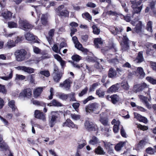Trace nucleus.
<instances>
[{
  "label": "nucleus",
  "instance_id": "nucleus-1",
  "mask_svg": "<svg viewBox=\"0 0 156 156\" xmlns=\"http://www.w3.org/2000/svg\"><path fill=\"white\" fill-rule=\"evenodd\" d=\"M16 60L18 62H22L30 58L31 54L27 53L24 49H21L17 50L15 52Z\"/></svg>",
  "mask_w": 156,
  "mask_h": 156
},
{
  "label": "nucleus",
  "instance_id": "nucleus-2",
  "mask_svg": "<svg viewBox=\"0 0 156 156\" xmlns=\"http://www.w3.org/2000/svg\"><path fill=\"white\" fill-rule=\"evenodd\" d=\"M18 23L20 27L25 31L31 30L33 27V26L29 23L27 21L21 19L20 18L18 21Z\"/></svg>",
  "mask_w": 156,
  "mask_h": 156
},
{
  "label": "nucleus",
  "instance_id": "nucleus-3",
  "mask_svg": "<svg viewBox=\"0 0 156 156\" xmlns=\"http://www.w3.org/2000/svg\"><path fill=\"white\" fill-rule=\"evenodd\" d=\"M131 2L132 4L131 7L133 9V12L135 13H139L142 8V6H140L141 1L140 0L138 1L134 0L131 1Z\"/></svg>",
  "mask_w": 156,
  "mask_h": 156
},
{
  "label": "nucleus",
  "instance_id": "nucleus-4",
  "mask_svg": "<svg viewBox=\"0 0 156 156\" xmlns=\"http://www.w3.org/2000/svg\"><path fill=\"white\" fill-rule=\"evenodd\" d=\"M64 8L63 5L59 6L57 9H55L57 15L67 17L69 16V12L67 10L63 9Z\"/></svg>",
  "mask_w": 156,
  "mask_h": 156
},
{
  "label": "nucleus",
  "instance_id": "nucleus-5",
  "mask_svg": "<svg viewBox=\"0 0 156 156\" xmlns=\"http://www.w3.org/2000/svg\"><path fill=\"white\" fill-rule=\"evenodd\" d=\"M149 85L145 83L136 84L133 86V91L135 93L143 90L144 89L148 88Z\"/></svg>",
  "mask_w": 156,
  "mask_h": 156
},
{
  "label": "nucleus",
  "instance_id": "nucleus-6",
  "mask_svg": "<svg viewBox=\"0 0 156 156\" xmlns=\"http://www.w3.org/2000/svg\"><path fill=\"white\" fill-rule=\"evenodd\" d=\"M129 39L126 36H123L122 40L120 42L121 48L123 51H127L129 49Z\"/></svg>",
  "mask_w": 156,
  "mask_h": 156
},
{
  "label": "nucleus",
  "instance_id": "nucleus-7",
  "mask_svg": "<svg viewBox=\"0 0 156 156\" xmlns=\"http://www.w3.org/2000/svg\"><path fill=\"white\" fill-rule=\"evenodd\" d=\"M100 106L97 103H94L89 104L86 107L87 112H92L98 110Z\"/></svg>",
  "mask_w": 156,
  "mask_h": 156
},
{
  "label": "nucleus",
  "instance_id": "nucleus-8",
  "mask_svg": "<svg viewBox=\"0 0 156 156\" xmlns=\"http://www.w3.org/2000/svg\"><path fill=\"white\" fill-rule=\"evenodd\" d=\"M72 40L75 44V47L79 50L84 52H87L88 50L87 49L84 48L82 45L78 41L77 37L74 36L72 37Z\"/></svg>",
  "mask_w": 156,
  "mask_h": 156
},
{
  "label": "nucleus",
  "instance_id": "nucleus-9",
  "mask_svg": "<svg viewBox=\"0 0 156 156\" xmlns=\"http://www.w3.org/2000/svg\"><path fill=\"white\" fill-rule=\"evenodd\" d=\"M84 126L86 129L90 130L97 131L98 129V127L96 125L88 121L85 122Z\"/></svg>",
  "mask_w": 156,
  "mask_h": 156
},
{
  "label": "nucleus",
  "instance_id": "nucleus-10",
  "mask_svg": "<svg viewBox=\"0 0 156 156\" xmlns=\"http://www.w3.org/2000/svg\"><path fill=\"white\" fill-rule=\"evenodd\" d=\"M72 81L70 79H67L65 80L63 83H60L59 87H64L66 90H68L70 88V84L72 83Z\"/></svg>",
  "mask_w": 156,
  "mask_h": 156
},
{
  "label": "nucleus",
  "instance_id": "nucleus-11",
  "mask_svg": "<svg viewBox=\"0 0 156 156\" xmlns=\"http://www.w3.org/2000/svg\"><path fill=\"white\" fill-rule=\"evenodd\" d=\"M132 23L133 26H134L136 24L135 27L133 29V32L134 33L136 32L138 33L141 31L142 23L141 21H138L136 22V23L132 22Z\"/></svg>",
  "mask_w": 156,
  "mask_h": 156
},
{
  "label": "nucleus",
  "instance_id": "nucleus-12",
  "mask_svg": "<svg viewBox=\"0 0 156 156\" xmlns=\"http://www.w3.org/2000/svg\"><path fill=\"white\" fill-rule=\"evenodd\" d=\"M32 91L30 89L27 88L23 90L20 93L19 96H23L28 98L30 97L32 95Z\"/></svg>",
  "mask_w": 156,
  "mask_h": 156
},
{
  "label": "nucleus",
  "instance_id": "nucleus-13",
  "mask_svg": "<svg viewBox=\"0 0 156 156\" xmlns=\"http://www.w3.org/2000/svg\"><path fill=\"white\" fill-rule=\"evenodd\" d=\"M63 126H66L72 128H78V126L75 125L70 119H67L66 121L63 123Z\"/></svg>",
  "mask_w": 156,
  "mask_h": 156
},
{
  "label": "nucleus",
  "instance_id": "nucleus-14",
  "mask_svg": "<svg viewBox=\"0 0 156 156\" xmlns=\"http://www.w3.org/2000/svg\"><path fill=\"white\" fill-rule=\"evenodd\" d=\"M34 115L36 118L41 119L43 121L45 120L46 119L45 115L43 112H41L40 111L36 110Z\"/></svg>",
  "mask_w": 156,
  "mask_h": 156
},
{
  "label": "nucleus",
  "instance_id": "nucleus-15",
  "mask_svg": "<svg viewBox=\"0 0 156 156\" xmlns=\"http://www.w3.org/2000/svg\"><path fill=\"white\" fill-rule=\"evenodd\" d=\"M134 118H136L139 121L145 123H146L147 122V118L144 117L143 116L140 114L134 112Z\"/></svg>",
  "mask_w": 156,
  "mask_h": 156
},
{
  "label": "nucleus",
  "instance_id": "nucleus-16",
  "mask_svg": "<svg viewBox=\"0 0 156 156\" xmlns=\"http://www.w3.org/2000/svg\"><path fill=\"white\" fill-rule=\"evenodd\" d=\"M120 123V122L119 121H116L115 119H113L112 122V125H114L113 127V130L115 133H117L118 132Z\"/></svg>",
  "mask_w": 156,
  "mask_h": 156
},
{
  "label": "nucleus",
  "instance_id": "nucleus-17",
  "mask_svg": "<svg viewBox=\"0 0 156 156\" xmlns=\"http://www.w3.org/2000/svg\"><path fill=\"white\" fill-rule=\"evenodd\" d=\"M109 29L112 33L114 35L119 34L122 30V29L121 28H119L118 29V28L113 26H110Z\"/></svg>",
  "mask_w": 156,
  "mask_h": 156
},
{
  "label": "nucleus",
  "instance_id": "nucleus-18",
  "mask_svg": "<svg viewBox=\"0 0 156 156\" xmlns=\"http://www.w3.org/2000/svg\"><path fill=\"white\" fill-rule=\"evenodd\" d=\"M43 88V87H39L35 89L33 92L34 97L37 98L41 95Z\"/></svg>",
  "mask_w": 156,
  "mask_h": 156
},
{
  "label": "nucleus",
  "instance_id": "nucleus-19",
  "mask_svg": "<svg viewBox=\"0 0 156 156\" xmlns=\"http://www.w3.org/2000/svg\"><path fill=\"white\" fill-rule=\"evenodd\" d=\"M119 84L117 83L112 85L108 90V92L109 93L115 92L118 91L119 87Z\"/></svg>",
  "mask_w": 156,
  "mask_h": 156
},
{
  "label": "nucleus",
  "instance_id": "nucleus-20",
  "mask_svg": "<svg viewBox=\"0 0 156 156\" xmlns=\"http://www.w3.org/2000/svg\"><path fill=\"white\" fill-rule=\"evenodd\" d=\"M55 29H52L49 30L48 32V37H47L48 41L50 44H51L52 42V37L54 35Z\"/></svg>",
  "mask_w": 156,
  "mask_h": 156
},
{
  "label": "nucleus",
  "instance_id": "nucleus-21",
  "mask_svg": "<svg viewBox=\"0 0 156 156\" xmlns=\"http://www.w3.org/2000/svg\"><path fill=\"white\" fill-rule=\"evenodd\" d=\"M108 76L111 78H115L116 77V71L113 68H111L108 72Z\"/></svg>",
  "mask_w": 156,
  "mask_h": 156
},
{
  "label": "nucleus",
  "instance_id": "nucleus-22",
  "mask_svg": "<svg viewBox=\"0 0 156 156\" xmlns=\"http://www.w3.org/2000/svg\"><path fill=\"white\" fill-rule=\"evenodd\" d=\"M67 94L62 93H58L56 94V96L59 98L63 100L66 101L68 98Z\"/></svg>",
  "mask_w": 156,
  "mask_h": 156
},
{
  "label": "nucleus",
  "instance_id": "nucleus-23",
  "mask_svg": "<svg viewBox=\"0 0 156 156\" xmlns=\"http://www.w3.org/2000/svg\"><path fill=\"white\" fill-rule=\"evenodd\" d=\"M16 46V43L13 41L9 40L8 41L7 43L5 44V47L8 49H10L11 48L15 47Z\"/></svg>",
  "mask_w": 156,
  "mask_h": 156
},
{
  "label": "nucleus",
  "instance_id": "nucleus-24",
  "mask_svg": "<svg viewBox=\"0 0 156 156\" xmlns=\"http://www.w3.org/2000/svg\"><path fill=\"white\" fill-rule=\"evenodd\" d=\"M8 105L9 107L11 108L12 112H15L16 110H17V108L15 105V101H14L12 100L9 101Z\"/></svg>",
  "mask_w": 156,
  "mask_h": 156
},
{
  "label": "nucleus",
  "instance_id": "nucleus-25",
  "mask_svg": "<svg viewBox=\"0 0 156 156\" xmlns=\"http://www.w3.org/2000/svg\"><path fill=\"white\" fill-rule=\"evenodd\" d=\"M144 60V58L143 56V52L142 51H140L138 53L135 61L136 62L140 63L143 61Z\"/></svg>",
  "mask_w": 156,
  "mask_h": 156
},
{
  "label": "nucleus",
  "instance_id": "nucleus-26",
  "mask_svg": "<svg viewBox=\"0 0 156 156\" xmlns=\"http://www.w3.org/2000/svg\"><path fill=\"white\" fill-rule=\"evenodd\" d=\"M94 152L97 154L102 155L105 154L103 149L99 146L95 149Z\"/></svg>",
  "mask_w": 156,
  "mask_h": 156
},
{
  "label": "nucleus",
  "instance_id": "nucleus-27",
  "mask_svg": "<svg viewBox=\"0 0 156 156\" xmlns=\"http://www.w3.org/2000/svg\"><path fill=\"white\" fill-rule=\"evenodd\" d=\"M94 43L95 47L97 48L99 47V45H102L103 44V41L101 38H97L94 40Z\"/></svg>",
  "mask_w": 156,
  "mask_h": 156
},
{
  "label": "nucleus",
  "instance_id": "nucleus-28",
  "mask_svg": "<svg viewBox=\"0 0 156 156\" xmlns=\"http://www.w3.org/2000/svg\"><path fill=\"white\" fill-rule=\"evenodd\" d=\"M119 98L116 94H114L111 96V101L113 104L116 103L119 100Z\"/></svg>",
  "mask_w": 156,
  "mask_h": 156
},
{
  "label": "nucleus",
  "instance_id": "nucleus-29",
  "mask_svg": "<svg viewBox=\"0 0 156 156\" xmlns=\"http://www.w3.org/2000/svg\"><path fill=\"white\" fill-rule=\"evenodd\" d=\"M25 36L26 39L28 41H32L35 39V36L30 33H27Z\"/></svg>",
  "mask_w": 156,
  "mask_h": 156
},
{
  "label": "nucleus",
  "instance_id": "nucleus-30",
  "mask_svg": "<svg viewBox=\"0 0 156 156\" xmlns=\"http://www.w3.org/2000/svg\"><path fill=\"white\" fill-rule=\"evenodd\" d=\"M103 114H100V121L101 122L104 126H107L108 125V121L107 119L104 117L103 115Z\"/></svg>",
  "mask_w": 156,
  "mask_h": 156
},
{
  "label": "nucleus",
  "instance_id": "nucleus-31",
  "mask_svg": "<svg viewBox=\"0 0 156 156\" xmlns=\"http://www.w3.org/2000/svg\"><path fill=\"white\" fill-rule=\"evenodd\" d=\"M99 142V140L97 137L93 136L89 142V144L93 145L96 144Z\"/></svg>",
  "mask_w": 156,
  "mask_h": 156
},
{
  "label": "nucleus",
  "instance_id": "nucleus-32",
  "mask_svg": "<svg viewBox=\"0 0 156 156\" xmlns=\"http://www.w3.org/2000/svg\"><path fill=\"white\" fill-rule=\"evenodd\" d=\"M2 15L5 19L10 18L12 16V13L9 11H5L4 13H2Z\"/></svg>",
  "mask_w": 156,
  "mask_h": 156
},
{
  "label": "nucleus",
  "instance_id": "nucleus-33",
  "mask_svg": "<svg viewBox=\"0 0 156 156\" xmlns=\"http://www.w3.org/2000/svg\"><path fill=\"white\" fill-rule=\"evenodd\" d=\"M2 140V137L0 136V150L1 151L4 150L8 149V146L5 143H1Z\"/></svg>",
  "mask_w": 156,
  "mask_h": 156
},
{
  "label": "nucleus",
  "instance_id": "nucleus-34",
  "mask_svg": "<svg viewBox=\"0 0 156 156\" xmlns=\"http://www.w3.org/2000/svg\"><path fill=\"white\" fill-rule=\"evenodd\" d=\"M31 102L33 103L34 105L41 106L44 107L46 106V104L43 102L39 101L37 100H31Z\"/></svg>",
  "mask_w": 156,
  "mask_h": 156
},
{
  "label": "nucleus",
  "instance_id": "nucleus-35",
  "mask_svg": "<svg viewBox=\"0 0 156 156\" xmlns=\"http://www.w3.org/2000/svg\"><path fill=\"white\" fill-rule=\"evenodd\" d=\"M125 144V142H121L118 143L115 147V148L117 151L120 150Z\"/></svg>",
  "mask_w": 156,
  "mask_h": 156
},
{
  "label": "nucleus",
  "instance_id": "nucleus-36",
  "mask_svg": "<svg viewBox=\"0 0 156 156\" xmlns=\"http://www.w3.org/2000/svg\"><path fill=\"white\" fill-rule=\"evenodd\" d=\"M54 74L53 79L54 81L56 82H58L61 79L62 76V74L58 73Z\"/></svg>",
  "mask_w": 156,
  "mask_h": 156
},
{
  "label": "nucleus",
  "instance_id": "nucleus-37",
  "mask_svg": "<svg viewBox=\"0 0 156 156\" xmlns=\"http://www.w3.org/2000/svg\"><path fill=\"white\" fill-rule=\"evenodd\" d=\"M13 76V71L11 70H10L9 74V76H1L0 77V78L2 80H8L11 79L12 77Z\"/></svg>",
  "mask_w": 156,
  "mask_h": 156
},
{
  "label": "nucleus",
  "instance_id": "nucleus-38",
  "mask_svg": "<svg viewBox=\"0 0 156 156\" xmlns=\"http://www.w3.org/2000/svg\"><path fill=\"white\" fill-rule=\"evenodd\" d=\"M38 74L40 76V75H43L46 77H48L50 75L49 71L47 70H42L40 71Z\"/></svg>",
  "mask_w": 156,
  "mask_h": 156
},
{
  "label": "nucleus",
  "instance_id": "nucleus-39",
  "mask_svg": "<svg viewBox=\"0 0 156 156\" xmlns=\"http://www.w3.org/2000/svg\"><path fill=\"white\" fill-rule=\"evenodd\" d=\"M8 27L10 28H16L17 27V24L16 22L13 21H9L8 23Z\"/></svg>",
  "mask_w": 156,
  "mask_h": 156
},
{
  "label": "nucleus",
  "instance_id": "nucleus-40",
  "mask_svg": "<svg viewBox=\"0 0 156 156\" xmlns=\"http://www.w3.org/2000/svg\"><path fill=\"white\" fill-rule=\"evenodd\" d=\"M51 104H52L53 106H54L61 107L62 105L61 103L55 99H53L51 101Z\"/></svg>",
  "mask_w": 156,
  "mask_h": 156
},
{
  "label": "nucleus",
  "instance_id": "nucleus-41",
  "mask_svg": "<svg viewBox=\"0 0 156 156\" xmlns=\"http://www.w3.org/2000/svg\"><path fill=\"white\" fill-rule=\"evenodd\" d=\"M51 113L52 116L51 119L56 122V119L58 115V112L57 111L52 112Z\"/></svg>",
  "mask_w": 156,
  "mask_h": 156
},
{
  "label": "nucleus",
  "instance_id": "nucleus-42",
  "mask_svg": "<svg viewBox=\"0 0 156 156\" xmlns=\"http://www.w3.org/2000/svg\"><path fill=\"white\" fill-rule=\"evenodd\" d=\"M121 85L123 89L125 90H128L129 88V86L127 81H123L121 83Z\"/></svg>",
  "mask_w": 156,
  "mask_h": 156
},
{
  "label": "nucleus",
  "instance_id": "nucleus-43",
  "mask_svg": "<svg viewBox=\"0 0 156 156\" xmlns=\"http://www.w3.org/2000/svg\"><path fill=\"white\" fill-rule=\"evenodd\" d=\"M41 22L43 25H45L47 22V16L42 14L41 17Z\"/></svg>",
  "mask_w": 156,
  "mask_h": 156
},
{
  "label": "nucleus",
  "instance_id": "nucleus-44",
  "mask_svg": "<svg viewBox=\"0 0 156 156\" xmlns=\"http://www.w3.org/2000/svg\"><path fill=\"white\" fill-rule=\"evenodd\" d=\"M96 94L99 97H102L105 95V92L101 89L100 88L96 90Z\"/></svg>",
  "mask_w": 156,
  "mask_h": 156
},
{
  "label": "nucleus",
  "instance_id": "nucleus-45",
  "mask_svg": "<svg viewBox=\"0 0 156 156\" xmlns=\"http://www.w3.org/2000/svg\"><path fill=\"white\" fill-rule=\"evenodd\" d=\"M68 95V98H69V101H76V99L75 96V93L73 92L67 94Z\"/></svg>",
  "mask_w": 156,
  "mask_h": 156
},
{
  "label": "nucleus",
  "instance_id": "nucleus-46",
  "mask_svg": "<svg viewBox=\"0 0 156 156\" xmlns=\"http://www.w3.org/2000/svg\"><path fill=\"white\" fill-rule=\"evenodd\" d=\"M137 72L139 73L141 77H144L145 74L144 72L143 69L141 67H139L137 68Z\"/></svg>",
  "mask_w": 156,
  "mask_h": 156
},
{
  "label": "nucleus",
  "instance_id": "nucleus-47",
  "mask_svg": "<svg viewBox=\"0 0 156 156\" xmlns=\"http://www.w3.org/2000/svg\"><path fill=\"white\" fill-rule=\"evenodd\" d=\"M152 22L150 21L148 22L147 25L146 29L147 30L151 32L152 31Z\"/></svg>",
  "mask_w": 156,
  "mask_h": 156
},
{
  "label": "nucleus",
  "instance_id": "nucleus-48",
  "mask_svg": "<svg viewBox=\"0 0 156 156\" xmlns=\"http://www.w3.org/2000/svg\"><path fill=\"white\" fill-rule=\"evenodd\" d=\"M25 76L23 75L16 74V75L15 80H22L25 79Z\"/></svg>",
  "mask_w": 156,
  "mask_h": 156
},
{
  "label": "nucleus",
  "instance_id": "nucleus-49",
  "mask_svg": "<svg viewBox=\"0 0 156 156\" xmlns=\"http://www.w3.org/2000/svg\"><path fill=\"white\" fill-rule=\"evenodd\" d=\"M81 144H79L77 147V149H80L82 148L84 146L87 144V142L85 140H82L81 141Z\"/></svg>",
  "mask_w": 156,
  "mask_h": 156
},
{
  "label": "nucleus",
  "instance_id": "nucleus-50",
  "mask_svg": "<svg viewBox=\"0 0 156 156\" xmlns=\"http://www.w3.org/2000/svg\"><path fill=\"white\" fill-rule=\"evenodd\" d=\"M72 59L74 61L76 62H78L80 59H81V57L79 55H76L72 56Z\"/></svg>",
  "mask_w": 156,
  "mask_h": 156
},
{
  "label": "nucleus",
  "instance_id": "nucleus-51",
  "mask_svg": "<svg viewBox=\"0 0 156 156\" xmlns=\"http://www.w3.org/2000/svg\"><path fill=\"white\" fill-rule=\"evenodd\" d=\"M70 116L71 118L73 120H76L79 119L80 118V116L79 115L75 114H71Z\"/></svg>",
  "mask_w": 156,
  "mask_h": 156
},
{
  "label": "nucleus",
  "instance_id": "nucleus-52",
  "mask_svg": "<svg viewBox=\"0 0 156 156\" xmlns=\"http://www.w3.org/2000/svg\"><path fill=\"white\" fill-rule=\"evenodd\" d=\"M118 12H117L115 11H113L112 10H110L109 11H108L106 13L107 14L109 15H112L118 17Z\"/></svg>",
  "mask_w": 156,
  "mask_h": 156
},
{
  "label": "nucleus",
  "instance_id": "nucleus-53",
  "mask_svg": "<svg viewBox=\"0 0 156 156\" xmlns=\"http://www.w3.org/2000/svg\"><path fill=\"white\" fill-rule=\"evenodd\" d=\"M93 29V32L94 34H99L100 31L99 29H98L95 25H93L92 26Z\"/></svg>",
  "mask_w": 156,
  "mask_h": 156
},
{
  "label": "nucleus",
  "instance_id": "nucleus-54",
  "mask_svg": "<svg viewBox=\"0 0 156 156\" xmlns=\"http://www.w3.org/2000/svg\"><path fill=\"white\" fill-rule=\"evenodd\" d=\"M146 79L147 81L152 84H156V79L150 77H146Z\"/></svg>",
  "mask_w": 156,
  "mask_h": 156
},
{
  "label": "nucleus",
  "instance_id": "nucleus-55",
  "mask_svg": "<svg viewBox=\"0 0 156 156\" xmlns=\"http://www.w3.org/2000/svg\"><path fill=\"white\" fill-rule=\"evenodd\" d=\"M52 49L55 52L60 54V49H58V46L56 44L54 45L52 47Z\"/></svg>",
  "mask_w": 156,
  "mask_h": 156
},
{
  "label": "nucleus",
  "instance_id": "nucleus-56",
  "mask_svg": "<svg viewBox=\"0 0 156 156\" xmlns=\"http://www.w3.org/2000/svg\"><path fill=\"white\" fill-rule=\"evenodd\" d=\"M82 16L84 18V16L88 20H92V17L90 16V14L88 12H85L82 14Z\"/></svg>",
  "mask_w": 156,
  "mask_h": 156
},
{
  "label": "nucleus",
  "instance_id": "nucleus-57",
  "mask_svg": "<svg viewBox=\"0 0 156 156\" xmlns=\"http://www.w3.org/2000/svg\"><path fill=\"white\" fill-rule=\"evenodd\" d=\"M146 144L145 141L143 140H141L140 142L138 144V147L139 148H141L142 147Z\"/></svg>",
  "mask_w": 156,
  "mask_h": 156
},
{
  "label": "nucleus",
  "instance_id": "nucleus-58",
  "mask_svg": "<svg viewBox=\"0 0 156 156\" xmlns=\"http://www.w3.org/2000/svg\"><path fill=\"white\" fill-rule=\"evenodd\" d=\"M86 5L87 7L91 8H94L96 6V5L91 2H88L86 4Z\"/></svg>",
  "mask_w": 156,
  "mask_h": 156
},
{
  "label": "nucleus",
  "instance_id": "nucleus-59",
  "mask_svg": "<svg viewBox=\"0 0 156 156\" xmlns=\"http://www.w3.org/2000/svg\"><path fill=\"white\" fill-rule=\"evenodd\" d=\"M146 151L147 153L151 154H154L155 151L151 147H148L146 149Z\"/></svg>",
  "mask_w": 156,
  "mask_h": 156
},
{
  "label": "nucleus",
  "instance_id": "nucleus-60",
  "mask_svg": "<svg viewBox=\"0 0 156 156\" xmlns=\"http://www.w3.org/2000/svg\"><path fill=\"white\" fill-rule=\"evenodd\" d=\"M80 105V104L79 103H75L72 105V106L76 111L78 112V108Z\"/></svg>",
  "mask_w": 156,
  "mask_h": 156
},
{
  "label": "nucleus",
  "instance_id": "nucleus-61",
  "mask_svg": "<svg viewBox=\"0 0 156 156\" xmlns=\"http://www.w3.org/2000/svg\"><path fill=\"white\" fill-rule=\"evenodd\" d=\"M34 69L32 68L27 67L26 68L25 72L29 73H31L34 72Z\"/></svg>",
  "mask_w": 156,
  "mask_h": 156
},
{
  "label": "nucleus",
  "instance_id": "nucleus-62",
  "mask_svg": "<svg viewBox=\"0 0 156 156\" xmlns=\"http://www.w3.org/2000/svg\"><path fill=\"white\" fill-rule=\"evenodd\" d=\"M137 127L143 131L146 130L148 129V127L147 126H142L140 124L137 125Z\"/></svg>",
  "mask_w": 156,
  "mask_h": 156
},
{
  "label": "nucleus",
  "instance_id": "nucleus-63",
  "mask_svg": "<svg viewBox=\"0 0 156 156\" xmlns=\"http://www.w3.org/2000/svg\"><path fill=\"white\" fill-rule=\"evenodd\" d=\"M88 90V88L87 87H86L84 88L80 93H79V96L80 97L82 96L83 95L85 94L87 92V90Z\"/></svg>",
  "mask_w": 156,
  "mask_h": 156
},
{
  "label": "nucleus",
  "instance_id": "nucleus-64",
  "mask_svg": "<svg viewBox=\"0 0 156 156\" xmlns=\"http://www.w3.org/2000/svg\"><path fill=\"white\" fill-rule=\"evenodd\" d=\"M94 99V98L92 96H90L86 99L84 100L83 102L84 104H86L88 101Z\"/></svg>",
  "mask_w": 156,
  "mask_h": 156
}]
</instances>
